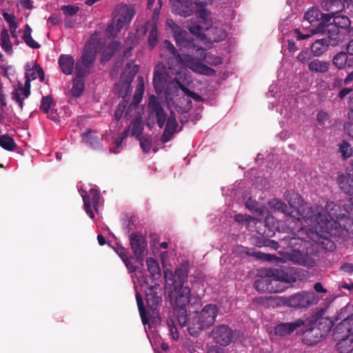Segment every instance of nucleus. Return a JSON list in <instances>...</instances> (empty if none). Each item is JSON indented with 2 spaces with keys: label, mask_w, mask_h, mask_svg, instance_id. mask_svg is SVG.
Here are the masks:
<instances>
[{
  "label": "nucleus",
  "mask_w": 353,
  "mask_h": 353,
  "mask_svg": "<svg viewBox=\"0 0 353 353\" xmlns=\"http://www.w3.org/2000/svg\"><path fill=\"white\" fill-rule=\"evenodd\" d=\"M285 199L292 206L299 207L297 210L290 213L291 215L298 221L303 219L308 226L316 230H326L331 222L336 223L345 216L341 207L332 201L327 202L323 209L318 205L310 206L307 203H303L302 198L299 194L294 195V201L292 199L288 200L287 194Z\"/></svg>",
  "instance_id": "nucleus-1"
},
{
  "label": "nucleus",
  "mask_w": 353,
  "mask_h": 353,
  "mask_svg": "<svg viewBox=\"0 0 353 353\" xmlns=\"http://www.w3.org/2000/svg\"><path fill=\"white\" fill-rule=\"evenodd\" d=\"M188 272L187 266L177 268L174 272L169 270L164 271L165 293L176 312L179 323H185V314L190 303L191 290L185 285L188 281Z\"/></svg>",
  "instance_id": "nucleus-2"
},
{
  "label": "nucleus",
  "mask_w": 353,
  "mask_h": 353,
  "mask_svg": "<svg viewBox=\"0 0 353 353\" xmlns=\"http://www.w3.org/2000/svg\"><path fill=\"white\" fill-rule=\"evenodd\" d=\"M183 62L192 72L205 76L214 77L216 72L203 62L207 59L205 50L192 41L187 48L182 51Z\"/></svg>",
  "instance_id": "nucleus-3"
},
{
  "label": "nucleus",
  "mask_w": 353,
  "mask_h": 353,
  "mask_svg": "<svg viewBox=\"0 0 353 353\" xmlns=\"http://www.w3.org/2000/svg\"><path fill=\"white\" fill-rule=\"evenodd\" d=\"M333 336L339 342L336 344L337 350L344 353L346 345L353 343V314L345 318L334 329Z\"/></svg>",
  "instance_id": "nucleus-4"
},
{
  "label": "nucleus",
  "mask_w": 353,
  "mask_h": 353,
  "mask_svg": "<svg viewBox=\"0 0 353 353\" xmlns=\"http://www.w3.org/2000/svg\"><path fill=\"white\" fill-rule=\"evenodd\" d=\"M135 12L133 8L129 6H122L113 13L112 22L108 26L106 32L111 36L115 37L118 33L128 26Z\"/></svg>",
  "instance_id": "nucleus-5"
},
{
  "label": "nucleus",
  "mask_w": 353,
  "mask_h": 353,
  "mask_svg": "<svg viewBox=\"0 0 353 353\" xmlns=\"http://www.w3.org/2000/svg\"><path fill=\"white\" fill-rule=\"evenodd\" d=\"M330 15H325L321 10L316 7L310 8L304 14L302 26L304 29L307 28L306 22L310 26H316L313 28V32L323 33L325 31L326 23L330 21Z\"/></svg>",
  "instance_id": "nucleus-6"
},
{
  "label": "nucleus",
  "mask_w": 353,
  "mask_h": 353,
  "mask_svg": "<svg viewBox=\"0 0 353 353\" xmlns=\"http://www.w3.org/2000/svg\"><path fill=\"white\" fill-rule=\"evenodd\" d=\"M319 296L313 291H302L286 299L285 304L294 308H306L319 302Z\"/></svg>",
  "instance_id": "nucleus-7"
},
{
  "label": "nucleus",
  "mask_w": 353,
  "mask_h": 353,
  "mask_svg": "<svg viewBox=\"0 0 353 353\" xmlns=\"http://www.w3.org/2000/svg\"><path fill=\"white\" fill-rule=\"evenodd\" d=\"M307 244L309 243L302 239L292 237L289 239V245L293 251L290 257L292 261L301 265L310 264V257L304 253V248Z\"/></svg>",
  "instance_id": "nucleus-8"
},
{
  "label": "nucleus",
  "mask_w": 353,
  "mask_h": 353,
  "mask_svg": "<svg viewBox=\"0 0 353 353\" xmlns=\"http://www.w3.org/2000/svg\"><path fill=\"white\" fill-rule=\"evenodd\" d=\"M177 81L175 79L172 80L165 71L157 70L154 73L153 85L157 92H165L170 94L169 86L173 85L175 90H177Z\"/></svg>",
  "instance_id": "nucleus-9"
},
{
  "label": "nucleus",
  "mask_w": 353,
  "mask_h": 353,
  "mask_svg": "<svg viewBox=\"0 0 353 353\" xmlns=\"http://www.w3.org/2000/svg\"><path fill=\"white\" fill-rule=\"evenodd\" d=\"M185 323L179 324L182 327L187 326L189 334L192 336H198L203 330L208 328L205 323L202 322L203 321L197 312L190 314L188 317L187 312L185 314Z\"/></svg>",
  "instance_id": "nucleus-10"
},
{
  "label": "nucleus",
  "mask_w": 353,
  "mask_h": 353,
  "mask_svg": "<svg viewBox=\"0 0 353 353\" xmlns=\"http://www.w3.org/2000/svg\"><path fill=\"white\" fill-rule=\"evenodd\" d=\"M130 244L136 260L143 265V257L148 245L145 237L141 234L132 233L130 235Z\"/></svg>",
  "instance_id": "nucleus-11"
},
{
  "label": "nucleus",
  "mask_w": 353,
  "mask_h": 353,
  "mask_svg": "<svg viewBox=\"0 0 353 353\" xmlns=\"http://www.w3.org/2000/svg\"><path fill=\"white\" fill-rule=\"evenodd\" d=\"M302 335L303 342L308 345H314L319 342L324 336L321 333V331L316 327L315 325L310 321V320L302 325Z\"/></svg>",
  "instance_id": "nucleus-12"
},
{
  "label": "nucleus",
  "mask_w": 353,
  "mask_h": 353,
  "mask_svg": "<svg viewBox=\"0 0 353 353\" xmlns=\"http://www.w3.org/2000/svg\"><path fill=\"white\" fill-rule=\"evenodd\" d=\"M211 336L216 343L226 346L232 342L233 333L228 325H219L212 330Z\"/></svg>",
  "instance_id": "nucleus-13"
},
{
  "label": "nucleus",
  "mask_w": 353,
  "mask_h": 353,
  "mask_svg": "<svg viewBox=\"0 0 353 353\" xmlns=\"http://www.w3.org/2000/svg\"><path fill=\"white\" fill-rule=\"evenodd\" d=\"M292 271V269L290 267L280 265L279 268L270 270L268 275H269V277L272 278L273 281H279L287 283H291L296 281V278L294 276Z\"/></svg>",
  "instance_id": "nucleus-14"
},
{
  "label": "nucleus",
  "mask_w": 353,
  "mask_h": 353,
  "mask_svg": "<svg viewBox=\"0 0 353 353\" xmlns=\"http://www.w3.org/2000/svg\"><path fill=\"white\" fill-rule=\"evenodd\" d=\"M288 195V200L290 199H293L294 195L296 194L295 193L290 194V192L286 191L284 194V198H285V195ZM288 202H289L286 199H285ZM294 201V199H292ZM290 208L281 200L278 199H272L269 201L268 202V206L270 209H272L275 211L281 212L285 214H287L291 217H293L296 219L294 216L291 215V212L293 210H296L298 209V206H292L290 204H289Z\"/></svg>",
  "instance_id": "nucleus-15"
},
{
  "label": "nucleus",
  "mask_w": 353,
  "mask_h": 353,
  "mask_svg": "<svg viewBox=\"0 0 353 353\" xmlns=\"http://www.w3.org/2000/svg\"><path fill=\"white\" fill-rule=\"evenodd\" d=\"M161 289L159 285L150 286L145 290V300L148 307L152 311L157 309L161 302Z\"/></svg>",
  "instance_id": "nucleus-16"
},
{
  "label": "nucleus",
  "mask_w": 353,
  "mask_h": 353,
  "mask_svg": "<svg viewBox=\"0 0 353 353\" xmlns=\"http://www.w3.org/2000/svg\"><path fill=\"white\" fill-rule=\"evenodd\" d=\"M325 32L327 34V41L331 46L334 47L339 46L349 37L336 26L330 23H326Z\"/></svg>",
  "instance_id": "nucleus-17"
},
{
  "label": "nucleus",
  "mask_w": 353,
  "mask_h": 353,
  "mask_svg": "<svg viewBox=\"0 0 353 353\" xmlns=\"http://www.w3.org/2000/svg\"><path fill=\"white\" fill-rule=\"evenodd\" d=\"M219 309L215 304H207L200 311L197 312L202 319V322L205 323L208 328L214 325L216 318L218 315Z\"/></svg>",
  "instance_id": "nucleus-18"
},
{
  "label": "nucleus",
  "mask_w": 353,
  "mask_h": 353,
  "mask_svg": "<svg viewBox=\"0 0 353 353\" xmlns=\"http://www.w3.org/2000/svg\"><path fill=\"white\" fill-rule=\"evenodd\" d=\"M303 325L304 321L301 319H296L290 323H281L274 327V334L280 336H285Z\"/></svg>",
  "instance_id": "nucleus-19"
},
{
  "label": "nucleus",
  "mask_w": 353,
  "mask_h": 353,
  "mask_svg": "<svg viewBox=\"0 0 353 353\" xmlns=\"http://www.w3.org/2000/svg\"><path fill=\"white\" fill-rule=\"evenodd\" d=\"M324 310L321 309L318 312L314 319H311L310 321L315 325L316 327L321 331V333L324 337L329 333L331 328L333 326V322L329 318L323 317Z\"/></svg>",
  "instance_id": "nucleus-20"
},
{
  "label": "nucleus",
  "mask_w": 353,
  "mask_h": 353,
  "mask_svg": "<svg viewBox=\"0 0 353 353\" xmlns=\"http://www.w3.org/2000/svg\"><path fill=\"white\" fill-rule=\"evenodd\" d=\"M172 11L180 16L188 17L193 12L192 3L188 0H170Z\"/></svg>",
  "instance_id": "nucleus-21"
},
{
  "label": "nucleus",
  "mask_w": 353,
  "mask_h": 353,
  "mask_svg": "<svg viewBox=\"0 0 353 353\" xmlns=\"http://www.w3.org/2000/svg\"><path fill=\"white\" fill-rule=\"evenodd\" d=\"M337 183L340 189L345 194L350 195L351 203L353 201V174L347 172V174H340L337 178Z\"/></svg>",
  "instance_id": "nucleus-22"
},
{
  "label": "nucleus",
  "mask_w": 353,
  "mask_h": 353,
  "mask_svg": "<svg viewBox=\"0 0 353 353\" xmlns=\"http://www.w3.org/2000/svg\"><path fill=\"white\" fill-rule=\"evenodd\" d=\"M321 7L324 10L328 12L325 15L331 16V20L334 15L343 10L344 4L341 0H323Z\"/></svg>",
  "instance_id": "nucleus-23"
},
{
  "label": "nucleus",
  "mask_w": 353,
  "mask_h": 353,
  "mask_svg": "<svg viewBox=\"0 0 353 353\" xmlns=\"http://www.w3.org/2000/svg\"><path fill=\"white\" fill-rule=\"evenodd\" d=\"M148 108L152 113L155 114L157 121L161 120H166V114L162 108L158 98L154 94L150 96L149 97Z\"/></svg>",
  "instance_id": "nucleus-24"
},
{
  "label": "nucleus",
  "mask_w": 353,
  "mask_h": 353,
  "mask_svg": "<svg viewBox=\"0 0 353 353\" xmlns=\"http://www.w3.org/2000/svg\"><path fill=\"white\" fill-rule=\"evenodd\" d=\"M163 46L165 51L170 55L168 59V64L169 65L170 68L176 64L182 63L183 58L181 57V55L178 52L174 46L170 41L165 40Z\"/></svg>",
  "instance_id": "nucleus-25"
},
{
  "label": "nucleus",
  "mask_w": 353,
  "mask_h": 353,
  "mask_svg": "<svg viewBox=\"0 0 353 353\" xmlns=\"http://www.w3.org/2000/svg\"><path fill=\"white\" fill-rule=\"evenodd\" d=\"M175 41L182 52L187 46L194 41L190 34L185 30L179 29L173 34Z\"/></svg>",
  "instance_id": "nucleus-26"
},
{
  "label": "nucleus",
  "mask_w": 353,
  "mask_h": 353,
  "mask_svg": "<svg viewBox=\"0 0 353 353\" xmlns=\"http://www.w3.org/2000/svg\"><path fill=\"white\" fill-rule=\"evenodd\" d=\"M61 72L66 74H71L74 70V60L70 54H61L58 60Z\"/></svg>",
  "instance_id": "nucleus-27"
},
{
  "label": "nucleus",
  "mask_w": 353,
  "mask_h": 353,
  "mask_svg": "<svg viewBox=\"0 0 353 353\" xmlns=\"http://www.w3.org/2000/svg\"><path fill=\"white\" fill-rule=\"evenodd\" d=\"M332 19L333 23H330V24L336 26L337 28H339L340 30H341L348 36H350L352 33V30L350 27L351 21L347 17L343 15H334V17Z\"/></svg>",
  "instance_id": "nucleus-28"
},
{
  "label": "nucleus",
  "mask_w": 353,
  "mask_h": 353,
  "mask_svg": "<svg viewBox=\"0 0 353 353\" xmlns=\"http://www.w3.org/2000/svg\"><path fill=\"white\" fill-rule=\"evenodd\" d=\"M330 46V44L325 38L316 39L310 46L311 53L313 57H321L327 50Z\"/></svg>",
  "instance_id": "nucleus-29"
},
{
  "label": "nucleus",
  "mask_w": 353,
  "mask_h": 353,
  "mask_svg": "<svg viewBox=\"0 0 353 353\" xmlns=\"http://www.w3.org/2000/svg\"><path fill=\"white\" fill-rule=\"evenodd\" d=\"M271 277H261L255 281L254 287L259 292H267L273 290Z\"/></svg>",
  "instance_id": "nucleus-30"
},
{
  "label": "nucleus",
  "mask_w": 353,
  "mask_h": 353,
  "mask_svg": "<svg viewBox=\"0 0 353 353\" xmlns=\"http://www.w3.org/2000/svg\"><path fill=\"white\" fill-rule=\"evenodd\" d=\"M330 63L319 59H314L308 63V69L312 72L325 73L328 71Z\"/></svg>",
  "instance_id": "nucleus-31"
},
{
  "label": "nucleus",
  "mask_w": 353,
  "mask_h": 353,
  "mask_svg": "<svg viewBox=\"0 0 353 353\" xmlns=\"http://www.w3.org/2000/svg\"><path fill=\"white\" fill-rule=\"evenodd\" d=\"M22 39L28 46L32 49H39L41 48V45L32 38V28L28 24L25 26Z\"/></svg>",
  "instance_id": "nucleus-32"
},
{
  "label": "nucleus",
  "mask_w": 353,
  "mask_h": 353,
  "mask_svg": "<svg viewBox=\"0 0 353 353\" xmlns=\"http://www.w3.org/2000/svg\"><path fill=\"white\" fill-rule=\"evenodd\" d=\"M210 28L212 32H218L219 30L217 28L210 27L209 22L205 24L200 23V21H199V23L190 26L189 30L192 34L199 37L203 32L209 30Z\"/></svg>",
  "instance_id": "nucleus-33"
},
{
  "label": "nucleus",
  "mask_w": 353,
  "mask_h": 353,
  "mask_svg": "<svg viewBox=\"0 0 353 353\" xmlns=\"http://www.w3.org/2000/svg\"><path fill=\"white\" fill-rule=\"evenodd\" d=\"M148 270L153 279L157 280L161 277V270L158 262L153 258L150 257L146 260Z\"/></svg>",
  "instance_id": "nucleus-34"
},
{
  "label": "nucleus",
  "mask_w": 353,
  "mask_h": 353,
  "mask_svg": "<svg viewBox=\"0 0 353 353\" xmlns=\"http://www.w3.org/2000/svg\"><path fill=\"white\" fill-rule=\"evenodd\" d=\"M26 78L30 79L31 81L39 79L40 81H43L45 75L44 72L39 65L35 64L32 68L27 69L26 74Z\"/></svg>",
  "instance_id": "nucleus-35"
},
{
  "label": "nucleus",
  "mask_w": 353,
  "mask_h": 353,
  "mask_svg": "<svg viewBox=\"0 0 353 353\" xmlns=\"http://www.w3.org/2000/svg\"><path fill=\"white\" fill-rule=\"evenodd\" d=\"M0 42L3 50L9 54H11L12 53V45L10 39L8 31L6 29H3L1 31Z\"/></svg>",
  "instance_id": "nucleus-36"
},
{
  "label": "nucleus",
  "mask_w": 353,
  "mask_h": 353,
  "mask_svg": "<svg viewBox=\"0 0 353 353\" xmlns=\"http://www.w3.org/2000/svg\"><path fill=\"white\" fill-rule=\"evenodd\" d=\"M95 61V54L92 50H85L83 52L80 64L86 68H90Z\"/></svg>",
  "instance_id": "nucleus-37"
},
{
  "label": "nucleus",
  "mask_w": 353,
  "mask_h": 353,
  "mask_svg": "<svg viewBox=\"0 0 353 353\" xmlns=\"http://www.w3.org/2000/svg\"><path fill=\"white\" fill-rule=\"evenodd\" d=\"M137 80L139 83L136 88L135 92L133 96L132 103L136 105H138L142 100L144 93V81L143 78L141 76L138 77Z\"/></svg>",
  "instance_id": "nucleus-38"
},
{
  "label": "nucleus",
  "mask_w": 353,
  "mask_h": 353,
  "mask_svg": "<svg viewBox=\"0 0 353 353\" xmlns=\"http://www.w3.org/2000/svg\"><path fill=\"white\" fill-rule=\"evenodd\" d=\"M0 146L8 151H13L17 148L14 139L8 134L0 136Z\"/></svg>",
  "instance_id": "nucleus-39"
},
{
  "label": "nucleus",
  "mask_w": 353,
  "mask_h": 353,
  "mask_svg": "<svg viewBox=\"0 0 353 353\" xmlns=\"http://www.w3.org/2000/svg\"><path fill=\"white\" fill-rule=\"evenodd\" d=\"M136 299L137 303V306L139 312V314L143 325H146L149 323V318L148 317V314L144 307L143 301L142 296L140 293H136Z\"/></svg>",
  "instance_id": "nucleus-40"
},
{
  "label": "nucleus",
  "mask_w": 353,
  "mask_h": 353,
  "mask_svg": "<svg viewBox=\"0 0 353 353\" xmlns=\"http://www.w3.org/2000/svg\"><path fill=\"white\" fill-rule=\"evenodd\" d=\"M83 139L87 144L92 148H96L100 144L99 138L97 136L96 132L92 130H88L83 133Z\"/></svg>",
  "instance_id": "nucleus-41"
},
{
  "label": "nucleus",
  "mask_w": 353,
  "mask_h": 353,
  "mask_svg": "<svg viewBox=\"0 0 353 353\" xmlns=\"http://www.w3.org/2000/svg\"><path fill=\"white\" fill-rule=\"evenodd\" d=\"M130 128L131 129V134L132 137H134L137 139H140V137H143L142 133L143 131V126L140 120H132L128 127L129 130Z\"/></svg>",
  "instance_id": "nucleus-42"
},
{
  "label": "nucleus",
  "mask_w": 353,
  "mask_h": 353,
  "mask_svg": "<svg viewBox=\"0 0 353 353\" xmlns=\"http://www.w3.org/2000/svg\"><path fill=\"white\" fill-rule=\"evenodd\" d=\"M85 89L84 80L80 79H74L72 81V87L71 93L74 97H79L83 92Z\"/></svg>",
  "instance_id": "nucleus-43"
},
{
  "label": "nucleus",
  "mask_w": 353,
  "mask_h": 353,
  "mask_svg": "<svg viewBox=\"0 0 353 353\" xmlns=\"http://www.w3.org/2000/svg\"><path fill=\"white\" fill-rule=\"evenodd\" d=\"M347 61V53L344 52H340L334 56L332 63L338 69L341 70L345 67Z\"/></svg>",
  "instance_id": "nucleus-44"
},
{
  "label": "nucleus",
  "mask_w": 353,
  "mask_h": 353,
  "mask_svg": "<svg viewBox=\"0 0 353 353\" xmlns=\"http://www.w3.org/2000/svg\"><path fill=\"white\" fill-rule=\"evenodd\" d=\"M307 29V28L304 29L305 30H306V32H303L300 28L294 29L292 32L293 38H294L297 41H301L307 39L316 34H319V32H313L312 28L309 30Z\"/></svg>",
  "instance_id": "nucleus-45"
},
{
  "label": "nucleus",
  "mask_w": 353,
  "mask_h": 353,
  "mask_svg": "<svg viewBox=\"0 0 353 353\" xmlns=\"http://www.w3.org/2000/svg\"><path fill=\"white\" fill-rule=\"evenodd\" d=\"M254 255L258 259H262L265 261L275 262L276 263H279L280 262H281L283 263H285V262L283 261L281 259L276 256L274 254H265L263 252H254Z\"/></svg>",
  "instance_id": "nucleus-46"
},
{
  "label": "nucleus",
  "mask_w": 353,
  "mask_h": 353,
  "mask_svg": "<svg viewBox=\"0 0 353 353\" xmlns=\"http://www.w3.org/2000/svg\"><path fill=\"white\" fill-rule=\"evenodd\" d=\"M339 151L344 159H347L352 154L351 145L345 141H343L342 143L339 144Z\"/></svg>",
  "instance_id": "nucleus-47"
},
{
  "label": "nucleus",
  "mask_w": 353,
  "mask_h": 353,
  "mask_svg": "<svg viewBox=\"0 0 353 353\" xmlns=\"http://www.w3.org/2000/svg\"><path fill=\"white\" fill-rule=\"evenodd\" d=\"M177 86L188 97H191L195 101H202L203 98L201 96L198 94L197 93L190 90L189 88L185 87L183 84H182L180 81H177Z\"/></svg>",
  "instance_id": "nucleus-48"
},
{
  "label": "nucleus",
  "mask_w": 353,
  "mask_h": 353,
  "mask_svg": "<svg viewBox=\"0 0 353 353\" xmlns=\"http://www.w3.org/2000/svg\"><path fill=\"white\" fill-rule=\"evenodd\" d=\"M53 103V99L52 96L48 95L42 97L40 110L45 114H49V110Z\"/></svg>",
  "instance_id": "nucleus-49"
},
{
  "label": "nucleus",
  "mask_w": 353,
  "mask_h": 353,
  "mask_svg": "<svg viewBox=\"0 0 353 353\" xmlns=\"http://www.w3.org/2000/svg\"><path fill=\"white\" fill-rule=\"evenodd\" d=\"M129 134V129L126 128L115 139L114 144L115 148L114 150L110 149L111 152H113L114 153H118L119 151L117 150L119 147H121L123 141L128 137Z\"/></svg>",
  "instance_id": "nucleus-50"
},
{
  "label": "nucleus",
  "mask_w": 353,
  "mask_h": 353,
  "mask_svg": "<svg viewBox=\"0 0 353 353\" xmlns=\"http://www.w3.org/2000/svg\"><path fill=\"white\" fill-rule=\"evenodd\" d=\"M89 69L83 67V65L80 64V62H77L75 66V74L76 77L74 79H80V80H83V78L89 74Z\"/></svg>",
  "instance_id": "nucleus-51"
},
{
  "label": "nucleus",
  "mask_w": 353,
  "mask_h": 353,
  "mask_svg": "<svg viewBox=\"0 0 353 353\" xmlns=\"http://www.w3.org/2000/svg\"><path fill=\"white\" fill-rule=\"evenodd\" d=\"M84 210L91 219L94 218V212L92 210V200L90 195L85 194L83 196Z\"/></svg>",
  "instance_id": "nucleus-52"
},
{
  "label": "nucleus",
  "mask_w": 353,
  "mask_h": 353,
  "mask_svg": "<svg viewBox=\"0 0 353 353\" xmlns=\"http://www.w3.org/2000/svg\"><path fill=\"white\" fill-rule=\"evenodd\" d=\"M177 127H178V123L176 119L175 114L174 112H172L170 113V116L168 117V119L167 120V123H166L165 128H166L170 131H173V132L175 133L176 132Z\"/></svg>",
  "instance_id": "nucleus-53"
},
{
  "label": "nucleus",
  "mask_w": 353,
  "mask_h": 353,
  "mask_svg": "<svg viewBox=\"0 0 353 353\" xmlns=\"http://www.w3.org/2000/svg\"><path fill=\"white\" fill-rule=\"evenodd\" d=\"M158 30L156 26H154L150 31L148 36V45L151 48H154L157 43Z\"/></svg>",
  "instance_id": "nucleus-54"
},
{
  "label": "nucleus",
  "mask_w": 353,
  "mask_h": 353,
  "mask_svg": "<svg viewBox=\"0 0 353 353\" xmlns=\"http://www.w3.org/2000/svg\"><path fill=\"white\" fill-rule=\"evenodd\" d=\"M209 12L206 9H201L196 12V14L198 15L199 21L201 23H205L209 22L210 26L212 27V20L209 17Z\"/></svg>",
  "instance_id": "nucleus-55"
},
{
  "label": "nucleus",
  "mask_w": 353,
  "mask_h": 353,
  "mask_svg": "<svg viewBox=\"0 0 353 353\" xmlns=\"http://www.w3.org/2000/svg\"><path fill=\"white\" fill-rule=\"evenodd\" d=\"M61 10L66 16H74L79 10V8L74 5H64L61 7Z\"/></svg>",
  "instance_id": "nucleus-56"
},
{
  "label": "nucleus",
  "mask_w": 353,
  "mask_h": 353,
  "mask_svg": "<svg viewBox=\"0 0 353 353\" xmlns=\"http://www.w3.org/2000/svg\"><path fill=\"white\" fill-rule=\"evenodd\" d=\"M313 55L311 52L308 51L307 49L301 50L296 57V59L301 63H307L312 58Z\"/></svg>",
  "instance_id": "nucleus-57"
},
{
  "label": "nucleus",
  "mask_w": 353,
  "mask_h": 353,
  "mask_svg": "<svg viewBox=\"0 0 353 353\" xmlns=\"http://www.w3.org/2000/svg\"><path fill=\"white\" fill-rule=\"evenodd\" d=\"M256 243L259 247H270L275 250H278L279 248V244L278 242L268 239H263L261 241H258Z\"/></svg>",
  "instance_id": "nucleus-58"
},
{
  "label": "nucleus",
  "mask_w": 353,
  "mask_h": 353,
  "mask_svg": "<svg viewBox=\"0 0 353 353\" xmlns=\"http://www.w3.org/2000/svg\"><path fill=\"white\" fill-rule=\"evenodd\" d=\"M137 139L140 141L141 148H142L143 152H149L152 147V143L150 140L145 137H141L140 139Z\"/></svg>",
  "instance_id": "nucleus-59"
},
{
  "label": "nucleus",
  "mask_w": 353,
  "mask_h": 353,
  "mask_svg": "<svg viewBox=\"0 0 353 353\" xmlns=\"http://www.w3.org/2000/svg\"><path fill=\"white\" fill-rule=\"evenodd\" d=\"M245 207L252 212H258L260 211L259 203L252 198H249L245 202Z\"/></svg>",
  "instance_id": "nucleus-60"
},
{
  "label": "nucleus",
  "mask_w": 353,
  "mask_h": 353,
  "mask_svg": "<svg viewBox=\"0 0 353 353\" xmlns=\"http://www.w3.org/2000/svg\"><path fill=\"white\" fill-rule=\"evenodd\" d=\"M125 108V101H123L121 103H119L118 106L117 107V109L114 114V117L116 121H119L123 114L124 110Z\"/></svg>",
  "instance_id": "nucleus-61"
},
{
  "label": "nucleus",
  "mask_w": 353,
  "mask_h": 353,
  "mask_svg": "<svg viewBox=\"0 0 353 353\" xmlns=\"http://www.w3.org/2000/svg\"><path fill=\"white\" fill-rule=\"evenodd\" d=\"M207 58L208 63L212 66H217L223 63L222 59L218 56L210 54L208 56L207 55Z\"/></svg>",
  "instance_id": "nucleus-62"
},
{
  "label": "nucleus",
  "mask_w": 353,
  "mask_h": 353,
  "mask_svg": "<svg viewBox=\"0 0 353 353\" xmlns=\"http://www.w3.org/2000/svg\"><path fill=\"white\" fill-rule=\"evenodd\" d=\"M90 194L92 196L91 200L92 205L95 209H97V206L98 205L100 200V194L98 190L93 189L90 190Z\"/></svg>",
  "instance_id": "nucleus-63"
},
{
  "label": "nucleus",
  "mask_w": 353,
  "mask_h": 353,
  "mask_svg": "<svg viewBox=\"0 0 353 353\" xmlns=\"http://www.w3.org/2000/svg\"><path fill=\"white\" fill-rule=\"evenodd\" d=\"M174 134L173 131L165 128L161 137V141L164 143H168L172 139Z\"/></svg>",
  "instance_id": "nucleus-64"
}]
</instances>
